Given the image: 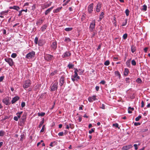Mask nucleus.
<instances>
[{
    "label": "nucleus",
    "instance_id": "27",
    "mask_svg": "<svg viewBox=\"0 0 150 150\" xmlns=\"http://www.w3.org/2000/svg\"><path fill=\"white\" fill-rule=\"evenodd\" d=\"M104 14V13L103 12H101V14L100 15V17H99V19H100V21L103 18V16Z\"/></svg>",
    "mask_w": 150,
    "mask_h": 150
},
{
    "label": "nucleus",
    "instance_id": "17",
    "mask_svg": "<svg viewBox=\"0 0 150 150\" xmlns=\"http://www.w3.org/2000/svg\"><path fill=\"white\" fill-rule=\"evenodd\" d=\"M70 55L71 54L70 53L67 52L63 55V58L66 57L70 56Z\"/></svg>",
    "mask_w": 150,
    "mask_h": 150
},
{
    "label": "nucleus",
    "instance_id": "6",
    "mask_svg": "<svg viewBox=\"0 0 150 150\" xmlns=\"http://www.w3.org/2000/svg\"><path fill=\"white\" fill-rule=\"evenodd\" d=\"M5 60L11 66H12L13 65V62L12 59L10 58H6Z\"/></svg>",
    "mask_w": 150,
    "mask_h": 150
},
{
    "label": "nucleus",
    "instance_id": "50",
    "mask_svg": "<svg viewBox=\"0 0 150 150\" xmlns=\"http://www.w3.org/2000/svg\"><path fill=\"white\" fill-rule=\"evenodd\" d=\"M140 125V123L139 122H135L134 123V125L135 126H137L138 125Z\"/></svg>",
    "mask_w": 150,
    "mask_h": 150
},
{
    "label": "nucleus",
    "instance_id": "5",
    "mask_svg": "<svg viewBox=\"0 0 150 150\" xmlns=\"http://www.w3.org/2000/svg\"><path fill=\"white\" fill-rule=\"evenodd\" d=\"M44 58L47 61H51L54 58L52 55L50 54L45 55L44 56Z\"/></svg>",
    "mask_w": 150,
    "mask_h": 150
},
{
    "label": "nucleus",
    "instance_id": "60",
    "mask_svg": "<svg viewBox=\"0 0 150 150\" xmlns=\"http://www.w3.org/2000/svg\"><path fill=\"white\" fill-rule=\"evenodd\" d=\"M65 125L66 126V128L67 129H69V125Z\"/></svg>",
    "mask_w": 150,
    "mask_h": 150
},
{
    "label": "nucleus",
    "instance_id": "33",
    "mask_svg": "<svg viewBox=\"0 0 150 150\" xmlns=\"http://www.w3.org/2000/svg\"><path fill=\"white\" fill-rule=\"evenodd\" d=\"M71 41V40H70V39L69 38H65V39L64 40V41H65V42H70Z\"/></svg>",
    "mask_w": 150,
    "mask_h": 150
},
{
    "label": "nucleus",
    "instance_id": "43",
    "mask_svg": "<svg viewBox=\"0 0 150 150\" xmlns=\"http://www.w3.org/2000/svg\"><path fill=\"white\" fill-rule=\"evenodd\" d=\"M127 20H125V22H123V23L122 26H124L127 23Z\"/></svg>",
    "mask_w": 150,
    "mask_h": 150
},
{
    "label": "nucleus",
    "instance_id": "59",
    "mask_svg": "<svg viewBox=\"0 0 150 150\" xmlns=\"http://www.w3.org/2000/svg\"><path fill=\"white\" fill-rule=\"evenodd\" d=\"M148 49V48L146 47H145L144 49V50L145 52H146L147 51V50Z\"/></svg>",
    "mask_w": 150,
    "mask_h": 150
},
{
    "label": "nucleus",
    "instance_id": "40",
    "mask_svg": "<svg viewBox=\"0 0 150 150\" xmlns=\"http://www.w3.org/2000/svg\"><path fill=\"white\" fill-rule=\"evenodd\" d=\"M68 67L69 69H71L74 67V65L71 64H69L68 65Z\"/></svg>",
    "mask_w": 150,
    "mask_h": 150
},
{
    "label": "nucleus",
    "instance_id": "2",
    "mask_svg": "<svg viewBox=\"0 0 150 150\" xmlns=\"http://www.w3.org/2000/svg\"><path fill=\"white\" fill-rule=\"evenodd\" d=\"M35 55V52L32 51L28 53L26 56V57L28 59H31L34 57Z\"/></svg>",
    "mask_w": 150,
    "mask_h": 150
},
{
    "label": "nucleus",
    "instance_id": "1",
    "mask_svg": "<svg viewBox=\"0 0 150 150\" xmlns=\"http://www.w3.org/2000/svg\"><path fill=\"white\" fill-rule=\"evenodd\" d=\"M58 82L57 81H55V82L52 84L51 86V91H54L56 90L58 88Z\"/></svg>",
    "mask_w": 150,
    "mask_h": 150
},
{
    "label": "nucleus",
    "instance_id": "56",
    "mask_svg": "<svg viewBox=\"0 0 150 150\" xmlns=\"http://www.w3.org/2000/svg\"><path fill=\"white\" fill-rule=\"evenodd\" d=\"M4 76H1L0 77V82L2 81L4 79Z\"/></svg>",
    "mask_w": 150,
    "mask_h": 150
},
{
    "label": "nucleus",
    "instance_id": "58",
    "mask_svg": "<svg viewBox=\"0 0 150 150\" xmlns=\"http://www.w3.org/2000/svg\"><path fill=\"white\" fill-rule=\"evenodd\" d=\"M75 74L73 76V77H74V78H76V77L78 76V74L77 73H74Z\"/></svg>",
    "mask_w": 150,
    "mask_h": 150
},
{
    "label": "nucleus",
    "instance_id": "37",
    "mask_svg": "<svg viewBox=\"0 0 150 150\" xmlns=\"http://www.w3.org/2000/svg\"><path fill=\"white\" fill-rule=\"evenodd\" d=\"M131 62H132V64L133 65L135 66L136 65V62H135V61L134 60H132Z\"/></svg>",
    "mask_w": 150,
    "mask_h": 150
},
{
    "label": "nucleus",
    "instance_id": "15",
    "mask_svg": "<svg viewBox=\"0 0 150 150\" xmlns=\"http://www.w3.org/2000/svg\"><path fill=\"white\" fill-rule=\"evenodd\" d=\"M53 7H52L49 8H48V9H47L46 11H45V15H47L53 9Z\"/></svg>",
    "mask_w": 150,
    "mask_h": 150
},
{
    "label": "nucleus",
    "instance_id": "8",
    "mask_svg": "<svg viewBox=\"0 0 150 150\" xmlns=\"http://www.w3.org/2000/svg\"><path fill=\"white\" fill-rule=\"evenodd\" d=\"M97 99L96 98V96H93L91 97H89L88 98V100L90 102H92L93 100H97Z\"/></svg>",
    "mask_w": 150,
    "mask_h": 150
},
{
    "label": "nucleus",
    "instance_id": "36",
    "mask_svg": "<svg viewBox=\"0 0 150 150\" xmlns=\"http://www.w3.org/2000/svg\"><path fill=\"white\" fill-rule=\"evenodd\" d=\"M17 56V54L15 53H13L11 55V57L13 58H15Z\"/></svg>",
    "mask_w": 150,
    "mask_h": 150
},
{
    "label": "nucleus",
    "instance_id": "12",
    "mask_svg": "<svg viewBox=\"0 0 150 150\" xmlns=\"http://www.w3.org/2000/svg\"><path fill=\"white\" fill-rule=\"evenodd\" d=\"M93 5V4L92 3L90 4L88 7V11L89 13H91L92 12Z\"/></svg>",
    "mask_w": 150,
    "mask_h": 150
},
{
    "label": "nucleus",
    "instance_id": "39",
    "mask_svg": "<svg viewBox=\"0 0 150 150\" xmlns=\"http://www.w3.org/2000/svg\"><path fill=\"white\" fill-rule=\"evenodd\" d=\"M142 10L144 11H146L147 10V6L146 5H143V6Z\"/></svg>",
    "mask_w": 150,
    "mask_h": 150
},
{
    "label": "nucleus",
    "instance_id": "31",
    "mask_svg": "<svg viewBox=\"0 0 150 150\" xmlns=\"http://www.w3.org/2000/svg\"><path fill=\"white\" fill-rule=\"evenodd\" d=\"M115 74L118 76L120 78V75L119 73V72L118 71H115Z\"/></svg>",
    "mask_w": 150,
    "mask_h": 150
},
{
    "label": "nucleus",
    "instance_id": "41",
    "mask_svg": "<svg viewBox=\"0 0 150 150\" xmlns=\"http://www.w3.org/2000/svg\"><path fill=\"white\" fill-rule=\"evenodd\" d=\"M127 36V34L126 33L123 36V38L124 39H126Z\"/></svg>",
    "mask_w": 150,
    "mask_h": 150
},
{
    "label": "nucleus",
    "instance_id": "61",
    "mask_svg": "<svg viewBox=\"0 0 150 150\" xmlns=\"http://www.w3.org/2000/svg\"><path fill=\"white\" fill-rule=\"evenodd\" d=\"M22 11H21V10L19 11V14L18 15L19 16H20L22 15Z\"/></svg>",
    "mask_w": 150,
    "mask_h": 150
},
{
    "label": "nucleus",
    "instance_id": "38",
    "mask_svg": "<svg viewBox=\"0 0 150 150\" xmlns=\"http://www.w3.org/2000/svg\"><path fill=\"white\" fill-rule=\"evenodd\" d=\"M60 9H61L60 8H58L57 9H56L54 10V13H57L60 10Z\"/></svg>",
    "mask_w": 150,
    "mask_h": 150
},
{
    "label": "nucleus",
    "instance_id": "18",
    "mask_svg": "<svg viewBox=\"0 0 150 150\" xmlns=\"http://www.w3.org/2000/svg\"><path fill=\"white\" fill-rule=\"evenodd\" d=\"M136 50V48L135 46L132 45L131 47V50L132 53H134V52Z\"/></svg>",
    "mask_w": 150,
    "mask_h": 150
},
{
    "label": "nucleus",
    "instance_id": "42",
    "mask_svg": "<svg viewBox=\"0 0 150 150\" xmlns=\"http://www.w3.org/2000/svg\"><path fill=\"white\" fill-rule=\"evenodd\" d=\"M45 127V125H43L42 127V129L40 130V132H44Z\"/></svg>",
    "mask_w": 150,
    "mask_h": 150
},
{
    "label": "nucleus",
    "instance_id": "25",
    "mask_svg": "<svg viewBox=\"0 0 150 150\" xmlns=\"http://www.w3.org/2000/svg\"><path fill=\"white\" fill-rule=\"evenodd\" d=\"M42 22L43 20L42 19H40L37 21V24L41 25L42 23Z\"/></svg>",
    "mask_w": 150,
    "mask_h": 150
},
{
    "label": "nucleus",
    "instance_id": "52",
    "mask_svg": "<svg viewBox=\"0 0 150 150\" xmlns=\"http://www.w3.org/2000/svg\"><path fill=\"white\" fill-rule=\"evenodd\" d=\"M137 144H134V147L135 149L136 150H137L138 149V147H137Z\"/></svg>",
    "mask_w": 150,
    "mask_h": 150
},
{
    "label": "nucleus",
    "instance_id": "7",
    "mask_svg": "<svg viewBox=\"0 0 150 150\" xmlns=\"http://www.w3.org/2000/svg\"><path fill=\"white\" fill-rule=\"evenodd\" d=\"M51 47L53 50H55L57 48V42L54 41L52 42L51 45Z\"/></svg>",
    "mask_w": 150,
    "mask_h": 150
},
{
    "label": "nucleus",
    "instance_id": "45",
    "mask_svg": "<svg viewBox=\"0 0 150 150\" xmlns=\"http://www.w3.org/2000/svg\"><path fill=\"white\" fill-rule=\"evenodd\" d=\"M94 132V129H93V128H92L91 129V130H90L89 131V134H91L93 132Z\"/></svg>",
    "mask_w": 150,
    "mask_h": 150
},
{
    "label": "nucleus",
    "instance_id": "24",
    "mask_svg": "<svg viewBox=\"0 0 150 150\" xmlns=\"http://www.w3.org/2000/svg\"><path fill=\"white\" fill-rule=\"evenodd\" d=\"M44 122V119L43 118L42 120L40 122V125H39V127H40Z\"/></svg>",
    "mask_w": 150,
    "mask_h": 150
},
{
    "label": "nucleus",
    "instance_id": "54",
    "mask_svg": "<svg viewBox=\"0 0 150 150\" xmlns=\"http://www.w3.org/2000/svg\"><path fill=\"white\" fill-rule=\"evenodd\" d=\"M144 103L143 100L141 102V107L143 108L144 107Z\"/></svg>",
    "mask_w": 150,
    "mask_h": 150
},
{
    "label": "nucleus",
    "instance_id": "57",
    "mask_svg": "<svg viewBox=\"0 0 150 150\" xmlns=\"http://www.w3.org/2000/svg\"><path fill=\"white\" fill-rule=\"evenodd\" d=\"M128 110H131L133 111L134 110V108H131L130 107H129L128 108Z\"/></svg>",
    "mask_w": 150,
    "mask_h": 150
},
{
    "label": "nucleus",
    "instance_id": "51",
    "mask_svg": "<svg viewBox=\"0 0 150 150\" xmlns=\"http://www.w3.org/2000/svg\"><path fill=\"white\" fill-rule=\"evenodd\" d=\"M41 41L39 40V42H38V45L40 46H41L43 45V44L41 42Z\"/></svg>",
    "mask_w": 150,
    "mask_h": 150
},
{
    "label": "nucleus",
    "instance_id": "9",
    "mask_svg": "<svg viewBox=\"0 0 150 150\" xmlns=\"http://www.w3.org/2000/svg\"><path fill=\"white\" fill-rule=\"evenodd\" d=\"M132 146L130 144L128 145L124 146L123 147L122 149V150H128L129 149L131 148Z\"/></svg>",
    "mask_w": 150,
    "mask_h": 150
},
{
    "label": "nucleus",
    "instance_id": "26",
    "mask_svg": "<svg viewBox=\"0 0 150 150\" xmlns=\"http://www.w3.org/2000/svg\"><path fill=\"white\" fill-rule=\"evenodd\" d=\"M72 30V28H67L65 29V30L67 31H69Z\"/></svg>",
    "mask_w": 150,
    "mask_h": 150
},
{
    "label": "nucleus",
    "instance_id": "35",
    "mask_svg": "<svg viewBox=\"0 0 150 150\" xmlns=\"http://www.w3.org/2000/svg\"><path fill=\"white\" fill-rule=\"evenodd\" d=\"M38 37H36L35 39L34 42L36 44H37L38 43Z\"/></svg>",
    "mask_w": 150,
    "mask_h": 150
},
{
    "label": "nucleus",
    "instance_id": "21",
    "mask_svg": "<svg viewBox=\"0 0 150 150\" xmlns=\"http://www.w3.org/2000/svg\"><path fill=\"white\" fill-rule=\"evenodd\" d=\"M47 27V26L46 25H43L41 28V31H44L45 30L46 28Z\"/></svg>",
    "mask_w": 150,
    "mask_h": 150
},
{
    "label": "nucleus",
    "instance_id": "32",
    "mask_svg": "<svg viewBox=\"0 0 150 150\" xmlns=\"http://www.w3.org/2000/svg\"><path fill=\"white\" fill-rule=\"evenodd\" d=\"M125 12L126 13V15L127 16H128L129 15V11L128 9H127L126 10Z\"/></svg>",
    "mask_w": 150,
    "mask_h": 150
},
{
    "label": "nucleus",
    "instance_id": "30",
    "mask_svg": "<svg viewBox=\"0 0 150 150\" xmlns=\"http://www.w3.org/2000/svg\"><path fill=\"white\" fill-rule=\"evenodd\" d=\"M110 64V62L109 60L106 61L104 63V64L105 66H108Z\"/></svg>",
    "mask_w": 150,
    "mask_h": 150
},
{
    "label": "nucleus",
    "instance_id": "44",
    "mask_svg": "<svg viewBox=\"0 0 150 150\" xmlns=\"http://www.w3.org/2000/svg\"><path fill=\"white\" fill-rule=\"evenodd\" d=\"M113 126L115 127H118V124L117 123L113 124L112 125Z\"/></svg>",
    "mask_w": 150,
    "mask_h": 150
},
{
    "label": "nucleus",
    "instance_id": "23",
    "mask_svg": "<svg viewBox=\"0 0 150 150\" xmlns=\"http://www.w3.org/2000/svg\"><path fill=\"white\" fill-rule=\"evenodd\" d=\"M5 132L2 131V130H1L0 131V136L1 137H3L4 136V135L5 134Z\"/></svg>",
    "mask_w": 150,
    "mask_h": 150
},
{
    "label": "nucleus",
    "instance_id": "63",
    "mask_svg": "<svg viewBox=\"0 0 150 150\" xmlns=\"http://www.w3.org/2000/svg\"><path fill=\"white\" fill-rule=\"evenodd\" d=\"M100 83L103 84H104L105 83V82L104 81H102L100 82Z\"/></svg>",
    "mask_w": 150,
    "mask_h": 150
},
{
    "label": "nucleus",
    "instance_id": "13",
    "mask_svg": "<svg viewBox=\"0 0 150 150\" xmlns=\"http://www.w3.org/2000/svg\"><path fill=\"white\" fill-rule=\"evenodd\" d=\"M19 98L18 96H16L13 98L11 101V102L12 104L15 103L16 101L19 99Z\"/></svg>",
    "mask_w": 150,
    "mask_h": 150
},
{
    "label": "nucleus",
    "instance_id": "53",
    "mask_svg": "<svg viewBox=\"0 0 150 150\" xmlns=\"http://www.w3.org/2000/svg\"><path fill=\"white\" fill-rule=\"evenodd\" d=\"M129 79L128 78H126L125 79V80L127 82L129 83Z\"/></svg>",
    "mask_w": 150,
    "mask_h": 150
},
{
    "label": "nucleus",
    "instance_id": "22",
    "mask_svg": "<svg viewBox=\"0 0 150 150\" xmlns=\"http://www.w3.org/2000/svg\"><path fill=\"white\" fill-rule=\"evenodd\" d=\"M131 59L128 60L126 62V65L129 67H130V62Z\"/></svg>",
    "mask_w": 150,
    "mask_h": 150
},
{
    "label": "nucleus",
    "instance_id": "48",
    "mask_svg": "<svg viewBox=\"0 0 150 150\" xmlns=\"http://www.w3.org/2000/svg\"><path fill=\"white\" fill-rule=\"evenodd\" d=\"M63 134L64 133L63 132H61L58 133V135L59 136H62L63 135Z\"/></svg>",
    "mask_w": 150,
    "mask_h": 150
},
{
    "label": "nucleus",
    "instance_id": "3",
    "mask_svg": "<svg viewBox=\"0 0 150 150\" xmlns=\"http://www.w3.org/2000/svg\"><path fill=\"white\" fill-rule=\"evenodd\" d=\"M30 80H27L25 82L23 85V87L24 89L28 88L30 85Z\"/></svg>",
    "mask_w": 150,
    "mask_h": 150
},
{
    "label": "nucleus",
    "instance_id": "64",
    "mask_svg": "<svg viewBox=\"0 0 150 150\" xmlns=\"http://www.w3.org/2000/svg\"><path fill=\"white\" fill-rule=\"evenodd\" d=\"M75 78H74V77L72 76V77L71 78V79L73 81H74L76 80V79H75Z\"/></svg>",
    "mask_w": 150,
    "mask_h": 150
},
{
    "label": "nucleus",
    "instance_id": "10",
    "mask_svg": "<svg viewBox=\"0 0 150 150\" xmlns=\"http://www.w3.org/2000/svg\"><path fill=\"white\" fill-rule=\"evenodd\" d=\"M3 102L6 105H9V98H4L3 100Z\"/></svg>",
    "mask_w": 150,
    "mask_h": 150
},
{
    "label": "nucleus",
    "instance_id": "11",
    "mask_svg": "<svg viewBox=\"0 0 150 150\" xmlns=\"http://www.w3.org/2000/svg\"><path fill=\"white\" fill-rule=\"evenodd\" d=\"M64 83V78L63 76L61 77L59 80V85L60 86L62 87Z\"/></svg>",
    "mask_w": 150,
    "mask_h": 150
},
{
    "label": "nucleus",
    "instance_id": "55",
    "mask_svg": "<svg viewBox=\"0 0 150 150\" xmlns=\"http://www.w3.org/2000/svg\"><path fill=\"white\" fill-rule=\"evenodd\" d=\"M137 81L138 82V83H139L141 82L142 81L141 79L139 78H138L137 80Z\"/></svg>",
    "mask_w": 150,
    "mask_h": 150
},
{
    "label": "nucleus",
    "instance_id": "29",
    "mask_svg": "<svg viewBox=\"0 0 150 150\" xmlns=\"http://www.w3.org/2000/svg\"><path fill=\"white\" fill-rule=\"evenodd\" d=\"M45 114L44 112L38 113V116H43Z\"/></svg>",
    "mask_w": 150,
    "mask_h": 150
},
{
    "label": "nucleus",
    "instance_id": "49",
    "mask_svg": "<svg viewBox=\"0 0 150 150\" xmlns=\"http://www.w3.org/2000/svg\"><path fill=\"white\" fill-rule=\"evenodd\" d=\"M18 118H19L17 116H15L14 117V118H13L14 120L16 121H18Z\"/></svg>",
    "mask_w": 150,
    "mask_h": 150
},
{
    "label": "nucleus",
    "instance_id": "34",
    "mask_svg": "<svg viewBox=\"0 0 150 150\" xmlns=\"http://www.w3.org/2000/svg\"><path fill=\"white\" fill-rule=\"evenodd\" d=\"M141 117V116L139 115L138 117L136 118L135 120L137 121H138L140 119Z\"/></svg>",
    "mask_w": 150,
    "mask_h": 150
},
{
    "label": "nucleus",
    "instance_id": "19",
    "mask_svg": "<svg viewBox=\"0 0 150 150\" xmlns=\"http://www.w3.org/2000/svg\"><path fill=\"white\" fill-rule=\"evenodd\" d=\"M129 72V70L127 68H126L125 69L124 72V75L125 76H126L128 74Z\"/></svg>",
    "mask_w": 150,
    "mask_h": 150
},
{
    "label": "nucleus",
    "instance_id": "4",
    "mask_svg": "<svg viewBox=\"0 0 150 150\" xmlns=\"http://www.w3.org/2000/svg\"><path fill=\"white\" fill-rule=\"evenodd\" d=\"M95 20H94L92 21V22L91 23L90 25L89 28L91 31L92 32L95 29Z\"/></svg>",
    "mask_w": 150,
    "mask_h": 150
},
{
    "label": "nucleus",
    "instance_id": "62",
    "mask_svg": "<svg viewBox=\"0 0 150 150\" xmlns=\"http://www.w3.org/2000/svg\"><path fill=\"white\" fill-rule=\"evenodd\" d=\"M99 86H96V90L97 91H98L99 89Z\"/></svg>",
    "mask_w": 150,
    "mask_h": 150
},
{
    "label": "nucleus",
    "instance_id": "16",
    "mask_svg": "<svg viewBox=\"0 0 150 150\" xmlns=\"http://www.w3.org/2000/svg\"><path fill=\"white\" fill-rule=\"evenodd\" d=\"M9 8L10 9H13L17 11H18L20 9V8L18 6H14L12 7H9Z\"/></svg>",
    "mask_w": 150,
    "mask_h": 150
},
{
    "label": "nucleus",
    "instance_id": "14",
    "mask_svg": "<svg viewBox=\"0 0 150 150\" xmlns=\"http://www.w3.org/2000/svg\"><path fill=\"white\" fill-rule=\"evenodd\" d=\"M101 7V6L100 4L99 3H98L97 5L96 8V11L97 12H98L100 11Z\"/></svg>",
    "mask_w": 150,
    "mask_h": 150
},
{
    "label": "nucleus",
    "instance_id": "28",
    "mask_svg": "<svg viewBox=\"0 0 150 150\" xmlns=\"http://www.w3.org/2000/svg\"><path fill=\"white\" fill-rule=\"evenodd\" d=\"M8 12V11H2L1 12L0 14L1 15L6 14Z\"/></svg>",
    "mask_w": 150,
    "mask_h": 150
},
{
    "label": "nucleus",
    "instance_id": "47",
    "mask_svg": "<svg viewBox=\"0 0 150 150\" xmlns=\"http://www.w3.org/2000/svg\"><path fill=\"white\" fill-rule=\"evenodd\" d=\"M23 117H22V118L21 119V121L20 122H24L25 121V118H24V117L22 118Z\"/></svg>",
    "mask_w": 150,
    "mask_h": 150
},
{
    "label": "nucleus",
    "instance_id": "46",
    "mask_svg": "<svg viewBox=\"0 0 150 150\" xmlns=\"http://www.w3.org/2000/svg\"><path fill=\"white\" fill-rule=\"evenodd\" d=\"M25 105V103L24 102H22L21 104V106L22 108L24 107Z\"/></svg>",
    "mask_w": 150,
    "mask_h": 150
},
{
    "label": "nucleus",
    "instance_id": "20",
    "mask_svg": "<svg viewBox=\"0 0 150 150\" xmlns=\"http://www.w3.org/2000/svg\"><path fill=\"white\" fill-rule=\"evenodd\" d=\"M148 129L146 128H144L143 129H140V132L141 133L144 132L148 131Z\"/></svg>",
    "mask_w": 150,
    "mask_h": 150
}]
</instances>
